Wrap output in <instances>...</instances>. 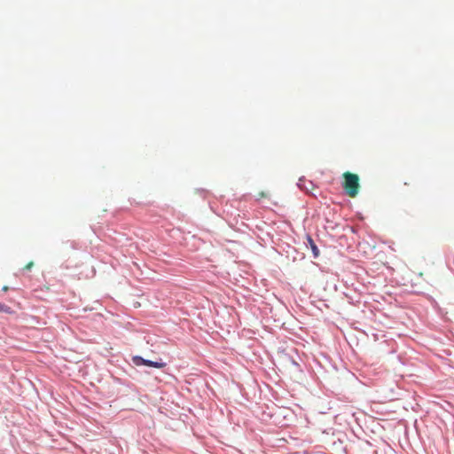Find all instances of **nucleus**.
Segmentation results:
<instances>
[{"label": "nucleus", "instance_id": "obj_6", "mask_svg": "<svg viewBox=\"0 0 454 454\" xmlns=\"http://www.w3.org/2000/svg\"><path fill=\"white\" fill-rule=\"evenodd\" d=\"M33 265H34L33 262H28L27 264L25 265L24 270H30L33 267Z\"/></svg>", "mask_w": 454, "mask_h": 454}, {"label": "nucleus", "instance_id": "obj_3", "mask_svg": "<svg viewBox=\"0 0 454 454\" xmlns=\"http://www.w3.org/2000/svg\"><path fill=\"white\" fill-rule=\"evenodd\" d=\"M0 312H4V313H6V314H12L13 310L8 305L4 304V303H0Z\"/></svg>", "mask_w": 454, "mask_h": 454}, {"label": "nucleus", "instance_id": "obj_1", "mask_svg": "<svg viewBox=\"0 0 454 454\" xmlns=\"http://www.w3.org/2000/svg\"><path fill=\"white\" fill-rule=\"evenodd\" d=\"M343 189L347 195L350 198H355L359 192L360 184H359V176L356 174L345 172L343 173Z\"/></svg>", "mask_w": 454, "mask_h": 454}, {"label": "nucleus", "instance_id": "obj_5", "mask_svg": "<svg viewBox=\"0 0 454 454\" xmlns=\"http://www.w3.org/2000/svg\"><path fill=\"white\" fill-rule=\"evenodd\" d=\"M268 194L265 192H261L257 195V200H261L262 198H266Z\"/></svg>", "mask_w": 454, "mask_h": 454}, {"label": "nucleus", "instance_id": "obj_2", "mask_svg": "<svg viewBox=\"0 0 454 454\" xmlns=\"http://www.w3.org/2000/svg\"><path fill=\"white\" fill-rule=\"evenodd\" d=\"M134 361H135L137 365L143 364V365H146V366H150V367H154V368H158V369H160V368H163V367L166 366L165 363H162V362H153V361H151V360L144 359V358H142L140 356L135 357Z\"/></svg>", "mask_w": 454, "mask_h": 454}, {"label": "nucleus", "instance_id": "obj_4", "mask_svg": "<svg viewBox=\"0 0 454 454\" xmlns=\"http://www.w3.org/2000/svg\"><path fill=\"white\" fill-rule=\"evenodd\" d=\"M309 241L310 243L311 249L313 251L314 255L317 256L319 254V250H318L317 247L315 245V243L311 238H309Z\"/></svg>", "mask_w": 454, "mask_h": 454}]
</instances>
